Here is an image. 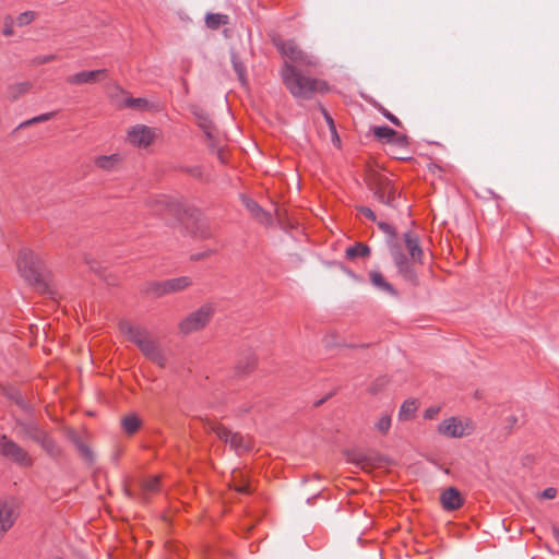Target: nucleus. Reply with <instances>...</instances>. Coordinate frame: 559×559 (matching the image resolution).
<instances>
[{
	"mask_svg": "<svg viewBox=\"0 0 559 559\" xmlns=\"http://www.w3.org/2000/svg\"><path fill=\"white\" fill-rule=\"evenodd\" d=\"M212 314L213 309L211 306H202L180 321V332L188 335L203 329L210 322Z\"/></svg>",
	"mask_w": 559,
	"mask_h": 559,
	"instance_id": "nucleus-8",
	"label": "nucleus"
},
{
	"mask_svg": "<svg viewBox=\"0 0 559 559\" xmlns=\"http://www.w3.org/2000/svg\"><path fill=\"white\" fill-rule=\"evenodd\" d=\"M357 210L359 211V213H361L364 216H366L371 222H377V216L370 207L359 206V207H357Z\"/></svg>",
	"mask_w": 559,
	"mask_h": 559,
	"instance_id": "nucleus-46",
	"label": "nucleus"
},
{
	"mask_svg": "<svg viewBox=\"0 0 559 559\" xmlns=\"http://www.w3.org/2000/svg\"><path fill=\"white\" fill-rule=\"evenodd\" d=\"M438 432L450 438H461L466 435L462 421L456 417L444 419L438 425Z\"/></svg>",
	"mask_w": 559,
	"mask_h": 559,
	"instance_id": "nucleus-12",
	"label": "nucleus"
},
{
	"mask_svg": "<svg viewBox=\"0 0 559 559\" xmlns=\"http://www.w3.org/2000/svg\"><path fill=\"white\" fill-rule=\"evenodd\" d=\"M370 282L378 289L396 297L399 294L396 289L390 284L379 271H371L369 273Z\"/></svg>",
	"mask_w": 559,
	"mask_h": 559,
	"instance_id": "nucleus-21",
	"label": "nucleus"
},
{
	"mask_svg": "<svg viewBox=\"0 0 559 559\" xmlns=\"http://www.w3.org/2000/svg\"><path fill=\"white\" fill-rule=\"evenodd\" d=\"M510 421L513 423V424L516 423V417L515 416H511L510 417Z\"/></svg>",
	"mask_w": 559,
	"mask_h": 559,
	"instance_id": "nucleus-56",
	"label": "nucleus"
},
{
	"mask_svg": "<svg viewBox=\"0 0 559 559\" xmlns=\"http://www.w3.org/2000/svg\"><path fill=\"white\" fill-rule=\"evenodd\" d=\"M146 104V100L144 98H133V97H130L128 99H126V105L128 107H142L143 105Z\"/></svg>",
	"mask_w": 559,
	"mask_h": 559,
	"instance_id": "nucleus-48",
	"label": "nucleus"
},
{
	"mask_svg": "<svg viewBox=\"0 0 559 559\" xmlns=\"http://www.w3.org/2000/svg\"><path fill=\"white\" fill-rule=\"evenodd\" d=\"M8 396L13 400L19 406H21L22 408H26L27 405L24 401V399L21 396V394L15 391V390H11L10 392L7 393Z\"/></svg>",
	"mask_w": 559,
	"mask_h": 559,
	"instance_id": "nucleus-42",
	"label": "nucleus"
},
{
	"mask_svg": "<svg viewBox=\"0 0 559 559\" xmlns=\"http://www.w3.org/2000/svg\"><path fill=\"white\" fill-rule=\"evenodd\" d=\"M107 78L106 69L92 71H81L67 78V82L71 85L94 84Z\"/></svg>",
	"mask_w": 559,
	"mask_h": 559,
	"instance_id": "nucleus-11",
	"label": "nucleus"
},
{
	"mask_svg": "<svg viewBox=\"0 0 559 559\" xmlns=\"http://www.w3.org/2000/svg\"><path fill=\"white\" fill-rule=\"evenodd\" d=\"M405 247L411 255L406 257L402 245H391V257L397 269L399 275L409 285L416 287L419 285V278L415 269V263L423 264L424 251L420 246L418 235L413 231H406L403 235Z\"/></svg>",
	"mask_w": 559,
	"mask_h": 559,
	"instance_id": "nucleus-1",
	"label": "nucleus"
},
{
	"mask_svg": "<svg viewBox=\"0 0 559 559\" xmlns=\"http://www.w3.org/2000/svg\"><path fill=\"white\" fill-rule=\"evenodd\" d=\"M15 518L12 507L0 500V536L7 533L14 524Z\"/></svg>",
	"mask_w": 559,
	"mask_h": 559,
	"instance_id": "nucleus-20",
	"label": "nucleus"
},
{
	"mask_svg": "<svg viewBox=\"0 0 559 559\" xmlns=\"http://www.w3.org/2000/svg\"><path fill=\"white\" fill-rule=\"evenodd\" d=\"M391 416L385 414L380 417L378 423L376 424L377 430H379L382 435H386L391 428Z\"/></svg>",
	"mask_w": 559,
	"mask_h": 559,
	"instance_id": "nucleus-36",
	"label": "nucleus"
},
{
	"mask_svg": "<svg viewBox=\"0 0 559 559\" xmlns=\"http://www.w3.org/2000/svg\"><path fill=\"white\" fill-rule=\"evenodd\" d=\"M377 225H378L379 229L388 236L386 243H388L390 252H391V245H394V243L402 245V242L397 238L396 230L392 225H390L385 222H382V221L377 222Z\"/></svg>",
	"mask_w": 559,
	"mask_h": 559,
	"instance_id": "nucleus-27",
	"label": "nucleus"
},
{
	"mask_svg": "<svg viewBox=\"0 0 559 559\" xmlns=\"http://www.w3.org/2000/svg\"><path fill=\"white\" fill-rule=\"evenodd\" d=\"M37 444H39L52 460L59 461L62 457L63 451L50 433L46 432Z\"/></svg>",
	"mask_w": 559,
	"mask_h": 559,
	"instance_id": "nucleus-16",
	"label": "nucleus"
},
{
	"mask_svg": "<svg viewBox=\"0 0 559 559\" xmlns=\"http://www.w3.org/2000/svg\"><path fill=\"white\" fill-rule=\"evenodd\" d=\"M429 170L435 173L436 170H441V167L438 166L437 164L432 163L429 165Z\"/></svg>",
	"mask_w": 559,
	"mask_h": 559,
	"instance_id": "nucleus-54",
	"label": "nucleus"
},
{
	"mask_svg": "<svg viewBox=\"0 0 559 559\" xmlns=\"http://www.w3.org/2000/svg\"><path fill=\"white\" fill-rule=\"evenodd\" d=\"M55 115H56V112L51 111V112L41 114L37 117H38L39 122H45V121H48L51 118H53Z\"/></svg>",
	"mask_w": 559,
	"mask_h": 559,
	"instance_id": "nucleus-52",
	"label": "nucleus"
},
{
	"mask_svg": "<svg viewBox=\"0 0 559 559\" xmlns=\"http://www.w3.org/2000/svg\"><path fill=\"white\" fill-rule=\"evenodd\" d=\"M209 147L210 150L215 153L217 155V158L222 162V163H225V158H224V150L221 148V147H217L216 143H215V139H213L212 141H209Z\"/></svg>",
	"mask_w": 559,
	"mask_h": 559,
	"instance_id": "nucleus-44",
	"label": "nucleus"
},
{
	"mask_svg": "<svg viewBox=\"0 0 559 559\" xmlns=\"http://www.w3.org/2000/svg\"><path fill=\"white\" fill-rule=\"evenodd\" d=\"M53 60H56V56L55 55H46V56L35 57L33 62L36 66H40V64L49 63V62H51Z\"/></svg>",
	"mask_w": 559,
	"mask_h": 559,
	"instance_id": "nucleus-45",
	"label": "nucleus"
},
{
	"mask_svg": "<svg viewBox=\"0 0 559 559\" xmlns=\"http://www.w3.org/2000/svg\"><path fill=\"white\" fill-rule=\"evenodd\" d=\"M234 489L240 493H250L251 489L245 476L240 472H233Z\"/></svg>",
	"mask_w": 559,
	"mask_h": 559,
	"instance_id": "nucleus-33",
	"label": "nucleus"
},
{
	"mask_svg": "<svg viewBox=\"0 0 559 559\" xmlns=\"http://www.w3.org/2000/svg\"><path fill=\"white\" fill-rule=\"evenodd\" d=\"M372 189L374 198L380 203L393 206V201L395 199L394 189L386 178L380 179L379 182Z\"/></svg>",
	"mask_w": 559,
	"mask_h": 559,
	"instance_id": "nucleus-14",
	"label": "nucleus"
},
{
	"mask_svg": "<svg viewBox=\"0 0 559 559\" xmlns=\"http://www.w3.org/2000/svg\"><path fill=\"white\" fill-rule=\"evenodd\" d=\"M228 15L221 13H209L205 17V24L211 29H218L222 25L228 24Z\"/></svg>",
	"mask_w": 559,
	"mask_h": 559,
	"instance_id": "nucleus-31",
	"label": "nucleus"
},
{
	"mask_svg": "<svg viewBox=\"0 0 559 559\" xmlns=\"http://www.w3.org/2000/svg\"><path fill=\"white\" fill-rule=\"evenodd\" d=\"M148 205L152 207L154 213L164 214L169 213L174 216L181 217L182 214L192 216V209L188 207L183 202L175 200L167 195H157L148 199Z\"/></svg>",
	"mask_w": 559,
	"mask_h": 559,
	"instance_id": "nucleus-7",
	"label": "nucleus"
},
{
	"mask_svg": "<svg viewBox=\"0 0 559 559\" xmlns=\"http://www.w3.org/2000/svg\"><path fill=\"white\" fill-rule=\"evenodd\" d=\"M379 110L394 126L402 127L401 120L397 117H395L393 114H391L388 109H385L384 107H380Z\"/></svg>",
	"mask_w": 559,
	"mask_h": 559,
	"instance_id": "nucleus-43",
	"label": "nucleus"
},
{
	"mask_svg": "<svg viewBox=\"0 0 559 559\" xmlns=\"http://www.w3.org/2000/svg\"><path fill=\"white\" fill-rule=\"evenodd\" d=\"M440 503L445 511H454L463 506L464 499L455 487H449L441 493Z\"/></svg>",
	"mask_w": 559,
	"mask_h": 559,
	"instance_id": "nucleus-13",
	"label": "nucleus"
},
{
	"mask_svg": "<svg viewBox=\"0 0 559 559\" xmlns=\"http://www.w3.org/2000/svg\"><path fill=\"white\" fill-rule=\"evenodd\" d=\"M243 204L251 216L257 219L259 223L269 224L272 221L271 215L265 212L259 204L252 199L242 198Z\"/></svg>",
	"mask_w": 559,
	"mask_h": 559,
	"instance_id": "nucleus-19",
	"label": "nucleus"
},
{
	"mask_svg": "<svg viewBox=\"0 0 559 559\" xmlns=\"http://www.w3.org/2000/svg\"><path fill=\"white\" fill-rule=\"evenodd\" d=\"M0 455L22 467H31L34 464L29 453L7 435H0Z\"/></svg>",
	"mask_w": 559,
	"mask_h": 559,
	"instance_id": "nucleus-6",
	"label": "nucleus"
},
{
	"mask_svg": "<svg viewBox=\"0 0 559 559\" xmlns=\"http://www.w3.org/2000/svg\"><path fill=\"white\" fill-rule=\"evenodd\" d=\"M390 143L393 145V147L396 146L400 150H406L408 147L409 141L406 134H399L396 132V135L391 140Z\"/></svg>",
	"mask_w": 559,
	"mask_h": 559,
	"instance_id": "nucleus-37",
	"label": "nucleus"
},
{
	"mask_svg": "<svg viewBox=\"0 0 559 559\" xmlns=\"http://www.w3.org/2000/svg\"><path fill=\"white\" fill-rule=\"evenodd\" d=\"M193 114L197 117L198 124L203 130L206 139L209 141H212L213 139H215L216 128H215L212 119L210 118L209 114L203 109H197L193 111Z\"/></svg>",
	"mask_w": 559,
	"mask_h": 559,
	"instance_id": "nucleus-18",
	"label": "nucleus"
},
{
	"mask_svg": "<svg viewBox=\"0 0 559 559\" xmlns=\"http://www.w3.org/2000/svg\"><path fill=\"white\" fill-rule=\"evenodd\" d=\"M16 266L21 276L39 290L47 288L45 267L40 259L29 249H21L17 253Z\"/></svg>",
	"mask_w": 559,
	"mask_h": 559,
	"instance_id": "nucleus-4",
	"label": "nucleus"
},
{
	"mask_svg": "<svg viewBox=\"0 0 559 559\" xmlns=\"http://www.w3.org/2000/svg\"><path fill=\"white\" fill-rule=\"evenodd\" d=\"M346 460L362 469L380 466L384 461L383 456L377 452L361 451H348L346 453Z\"/></svg>",
	"mask_w": 559,
	"mask_h": 559,
	"instance_id": "nucleus-9",
	"label": "nucleus"
},
{
	"mask_svg": "<svg viewBox=\"0 0 559 559\" xmlns=\"http://www.w3.org/2000/svg\"><path fill=\"white\" fill-rule=\"evenodd\" d=\"M257 366V358L252 353H247L243 360H239L235 367L237 376L241 377L252 371Z\"/></svg>",
	"mask_w": 559,
	"mask_h": 559,
	"instance_id": "nucleus-24",
	"label": "nucleus"
},
{
	"mask_svg": "<svg viewBox=\"0 0 559 559\" xmlns=\"http://www.w3.org/2000/svg\"><path fill=\"white\" fill-rule=\"evenodd\" d=\"M371 249L368 245L362 242H356L354 246L348 247L345 251V258L347 260H356L358 258H369Z\"/></svg>",
	"mask_w": 559,
	"mask_h": 559,
	"instance_id": "nucleus-22",
	"label": "nucleus"
},
{
	"mask_svg": "<svg viewBox=\"0 0 559 559\" xmlns=\"http://www.w3.org/2000/svg\"><path fill=\"white\" fill-rule=\"evenodd\" d=\"M121 426H122L123 431L127 435L131 436V435H134L139 430L140 426H141V419L135 414H130V415L124 416L121 419Z\"/></svg>",
	"mask_w": 559,
	"mask_h": 559,
	"instance_id": "nucleus-29",
	"label": "nucleus"
},
{
	"mask_svg": "<svg viewBox=\"0 0 559 559\" xmlns=\"http://www.w3.org/2000/svg\"><path fill=\"white\" fill-rule=\"evenodd\" d=\"M556 493H557L556 489L552 487H549L543 491V497L547 498V499H554L556 497Z\"/></svg>",
	"mask_w": 559,
	"mask_h": 559,
	"instance_id": "nucleus-51",
	"label": "nucleus"
},
{
	"mask_svg": "<svg viewBox=\"0 0 559 559\" xmlns=\"http://www.w3.org/2000/svg\"><path fill=\"white\" fill-rule=\"evenodd\" d=\"M154 138V129L144 124H136L128 131L129 142L139 147L148 146L153 142Z\"/></svg>",
	"mask_w": 559,
	"mask_h": 559,
	"instance_id": "nucleus-10",
	"label": "nucleus"
},
{
	"mask_svg": "<svg viewBox=\"0 0 559 559\" xmlns=\"http://www.w3.org/2000/svg\"><path fill=\"white\" fill-rule=\"evenodd\" d=\"M34 19H35V12L25 11L16 17V24L19 26H25V25H28L31 22H33Z\"/></svg>",
	"mask_w": 559,
	"mask_h": 559,
	"instance_id": "nucleus-39",
	"label": "nucleus"
},
{
	"mask_svg": "<svg viewBox=\"0 0 559 559\" xmlns=\"http://www.w3.org/2000/svg\"><path fill=\"white\" fill-rule=\"evenodd\" d=\"M439 407H429L425 411L424 417L426 419H432L439 413Z\"/></svg>",
	"mask_w": 559,
	"mask_h": 559,
	"instance_id": "nucleus-50",
	"label": "nucleus"
},
{
	"mask_svg": "<svg viewBox=\"0 0 559 559\" xmlns=\"http://www.w3.org/2000/svg\"><path fill=\"white\" fill-rule=\"evenodd\" d=\"M185 170L195 178H201L202 176V168L200 166L188 167Z\"/></svg>",
	"mask_w": 559,
	"mask_h": 559,
	"instance_id": "nucleus-49",
	"label": "nucleus"
},
{
	"mask_svg": "<svg viewBox=\"0 0 559 559\" xmlns=\"http://www.w3.org/2000/svg\"><path fill=\"white\" fill-rule=\"evenodd\" d=\"M417 403L415 400H407L405 401L400 408L399 412V419L400 420H411L415 417V414L417 412Z\"/></svg>",
	"mask_w": 559,
	"mask_h": 559,
	"instance_id": "nucleus-28",
	"label": "nucleus"
},
{
	"mask_svg": "<svg viewBox=\"0 0 559 559\" xmlns=\"http://www.w3.org/2000/svg\"><path fill=\"white\" fill-rule=\"evenodd\" d=\"M401 150L397 147H391L390 155L399 160H409L412 159L411 156L405 155L404 153L400 152Z\"/></svg>",
	"mask_w": 559,
	"mask_h": 559,
	"instance_id": "nucleus-47",
	"label": "nucleus"
},
{
	"mask_svg": "<svg viewBox=\"0 0 559 559\" xmlns=\"http://www.w3.org/2000/svg\"><path fill=\"white\" fill-rule=\"evenodd\" d=\"M274 45L285 59L283 64H293L297 71L306 70V72L317 68V57L302 50L294 39H277L274 40Z\"/></svg>",
	"mask_w": 559,
	"mask_h": 559,
	"instance_id": "nucleus-5",
	"label": "nucleus"
},
{
	"mask_svg": "<svg viewBox=\"0 0 559 559\" xmlns=\"http://www.w3.org/2000/svg\"><path fill=\"white\" fill-rule=\"evenodd\" d=\"M192 284L190 277L181 276L177 278H170L165 281L167 294L180 292L189 287Z\"/></svg>",
	"mask_w": 559,
	"mask_h": 559,
	"instance_id": "nucleus-26",
	"label": "nucleus"
},
{
	"mask_svg": "<svg viewBox=\"0 0 559 559\" xmlns=\"http://www.w3.org/2000/svg\"><path fill=\"white\" fill-rule=\"evenodd\" d=\"M231 62H233L234 70L238 75L239 81L242 84H245L246 83V67H245V64L236 55H233Z\"/></svg>",
	"mask_w": 559,
	"mask_h": 559,
	"instance_id": "nucleus-35",
	"label": "nucleus"
},
{
	"mask_svg": "<svg viewBox=\"0 0 559 559\" xmlns=\"http://www.w3.org/2000/svg\"><path fill=\"white\" fill-rule=\"evenodd\" d=\"M145 293L153 297H162L167 294L165 281L151 282L146 285Z\"/></svg>",
	"mask_w": 559,
	"mask_h": 559,
	"instance_id": "nucleus-34",
	"label": "nucleus"
},
{
	"mask_svg": "<svg viewBox=\"0 0 559 559\" xmlns=\"http://www.w3.org/2000/svg\"><path fill=\"white\" fill-rule=\"evenodd\" d=\"M13 25H14V20L11 15H7L4 17V27H3V35L4 36H12L14 34V31H13Z\"/></svg>",
	"mask_w": 559,
	"mask_h": 559,
	"instance_id": "nucleus-41",
	"label": "nucleus"
},
{
	"mask_svg": "<svg viewBox=\"0 0 559 559\" xmlns=\"http://www.w3.org/2000/svg\"><path fill=\"white\" fill-rule=\"evenodd\" d=\"M226 439H221L225 443H228L230 449L237 454H242L250 450V442L239 432H233L227 428Z\"/></svg>",
	"mask_w": 559,
	"mask_h": 559,
	"instance_id": "nucleus-15",
	"label": "nucleus"
},
{
	"mask_svg": "<svg viewBox=\"0 0 559 559\" xmlns=\"http://www.w3.org/2000/svg\"><path fill=\"white\" fill-rule=\"evenodd\" d=\"M120 331L128 335L130 341H132L143 353V355L158 365L159 367H165L166 357L159 346V344L148 337V331L141 325H132L127 321H122L119 324Z\"/></svg>",
	"mask_w": 559,
	"mask_h": 559,
	"instance_id": "nucleus-3",
	"label": "nucleus"
},
{
	"mask_svg": "<svg viewBox=\"0 0 559 559\" xmlns=\"http://www.w3.org/2000/svg\"><path fill=\"white\" fill-rule=\"evenodd\" d=\"M371 131L377 139L385 140L388 143L396 135V131L388 126H376Z\"/></svg>",
	"mask_w": 559,
	"mask_h": 559,
	"instance_id": "nucleus-32",
	"label": "nucleus"
},
{
	"mask_svg": "<svg viewBox=\"0 0 559 559\" xmlns=\"http://www.w3.org/2000/svg\"><path fill=\"white\" fill-rule=\"evenodd\" d=\"M280 76L287 91L296 99L309 100L317 94H325L330 91V86L324 80L312 78L306 70L297 71L293 64H282Z\"/></svg>",
	"mask_w": 559,
	"mask_h": 559,
	"instance_id": "nucleus-2",
	"label": "nucleus"
},
{
	"mask_svg": "<svg viewBox=\"0 0 559 559\" xmlns=\"http://www.w3.org/2000/svg\"><path fill=\"white\" fill-rule=\"evenodd\" d=\"M143 489L147 492H155L159 489V477L153 476L144 480Z\"/></svg>",
	"mask_w": 559,
	"mask_h": 559,
	"instance_id": "nucleus-38",
	"label": "nucleus"
},
{
	"mask_svg": "<svg viewBox=\"0 0 559 559\" xmlns=\"http://www.w3.org/2000/svg\"><path fill=\"white\" fill-rule=\"evenodd\" d=\"M325 117H326L328 122H329L331 126H333V119H332L330 116H328V115H325Z\"/></svg>",
	"mask_w": 559,
	"mask_h": 559,
	"instance_id": "nucleus-55",
	"label": "nucleus"
},
{
	"mask_svg": "<svg viewBox=\"0 0 559 559\" xmlns=\"http://www.w3.org/2000/svg\"><path fill=\"white\" fill-rule=\"evenodd\" d=\"M17 427L21 429V433L34 442H38L40 438L47 432L44 430L35 420L28 421H16Z\"/></svg>",
	"mask_w": 559,
	"mask_h": 559,
	"instance_id": "nucleus-17",
	"label": "nucleus"
},
{
	"mask_svg": "<svg viewBox=\"0 0 559 559\" xmlns=\"http://www.w3.org/2000/svg\"><path fill=\"white\" fill-rule=\"evenodd\" d=\"M75 445L81 453V455L88 462L93 461V453L91 449L82 441L78 440L75 441Z\"/></svg>",
	"mask_w": 559,
	"mask_h": 559,
	"instance_id": "nucleus-40",
	"label": "nucleus"
},
{
	"mask_svg": "<svg viewBox=\"0 0 559 559\" xmlns=\"http://www.w3.org/2000/svg\"><path fill=\"white\" fill-rule=\"evenodd\" d=\"M34 123H39V120H38V117H34L32 119H28L22 123H20L19 128L22 129V128H25V127H28L31 124H34Z\"/></svg>",
	"mask_w": 559,
	"mask_h": 559,
	"instance_id": "nucleus-53",
	"label": "nucleus"
},
{
	"mask_svg": "<svg viewBox=\"0 0 559 559\" xmlns=\"http://www.w3.org/2000/svg\"><path fill=\"white\" fill-rule=\"evenodd\" d=\"M119 162L120 156L118 154L100 155L94 159L95 166L107 171L112 170Z\"/></svg>",
	"mask_w": 559,
	"mask_h": 559,
	"instance_id": "nucleus-25",
	"label": "nucleus"
},
{
	"mask_svg": "<svg viewBox=\"0 0 559 559\" xmlns=\"http://www.w3.org/2000/svg\"><path fill=\"white\" fill-rule=\"evenodd\" d=\"M32 87L28 81L14 83L7 88V98L11 102L19 99L22 95L26 94Z\"/></svg>",
	"mask_w": 559,
	"mask_h": 559,
	"instance_id": "nucleus-23",
	"label": "nucleus"
},
{
	"mask_svg": "<svg viewBox=\"0 0 559 559\" xmlns=\"http://www.w3.org/2000/svg\"><path fill=\"white\" fill-rule=\"evenodd\" d=\"M203 428L206 432L215 433L219 440L227 437V428L221 423L205 418L203 419Z\"/></svg>",
	"mask_w": 559,
	"mask_h": 559,
	"instance_id": "nucleus-30",
	"label": "nucleus"
}]
</instances>
